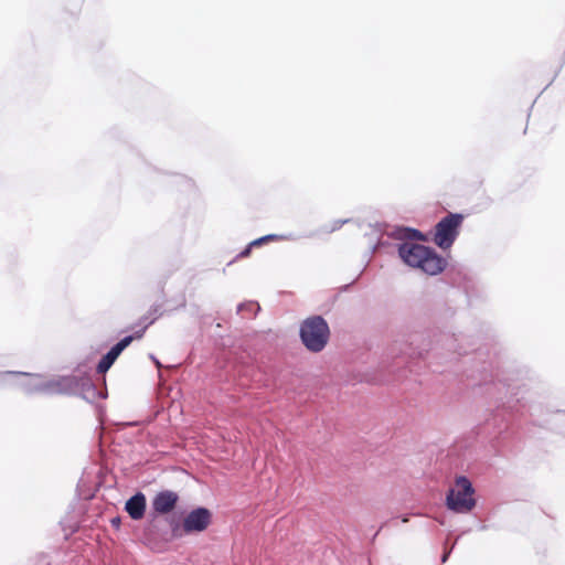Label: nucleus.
<instances>
[{
  "mask_svg": "<svg viewBox=\"0 0 565 565\" xmlns=\"http://www.w3.org/2000/svg\"><path fill=\"white\" fill-rule=\"evenodd\" d=\"M398 255L406 265L428 275H438L447 266V260L434 248L414 242L402 243Z\"/></svg>",
  "mask_w": 565,
  "mask_h": 565,
  "instance_id": "f257e3e1",
  "label": "nucleus"
},
{
  "mask_svg": "<svg viewBox=\"0 0 565 565\" xmlns=\"http://www.w3.org/2000/svg\"><path fill=\"white\" fill-rule=\"evenodd\" d=\"M329 326L321 316L309 317L301 323V341L311 352L322 351L329 341Z\"/></svg>",
  "mask_w": 565,
  "mask_h": 565,
  "instance_id": "f03ea898",
  "label": "nucleus"
},
{
  "mask_svg": "<svg viewBox=\"0 0 565 565\" xmlns=\"http://www.w3.org/2000/svg\"><path fill=\"white\" fill-rule=\"evenodd\" d=\"M472 495L473 489L471 482L466 477H458L455 488L450 489L447 494V507L458 513L469 512L476 504Z\"/></svg>",
  "mask_w": 565,
  "mask_h": 565,
  "instance_id": "7ed1b4c3",
  "label": "nucleus"
},
{
  "mask_svg": "<svg viewBox=\"0 0 565 565\" xmlns=\"http://www.w3.org/2000/svg\"><path fill=\"white\" fill-rule=\"evenodd\" d=\"M463 222V215L449 213L435 226L434 242L443 249L449 248L459 234V227Z\"/></svg>",
  "mask_w": 565,
  "mask_h": 565,
  "instance_id": "20e7f679",
  "label": "nucleus"
},
{
  "mask_svg": "<svg viewBox=\"0 0 565 565\" xmlns=\"http://www.w3.org/2000/svg\"><path fill=\"white\" fill-rule=\"evenodd\" d=\"M211 523V512L205 508H198L191 511L183 520L184 533L202 532Z\"/></svg>",
  "mask_w": 565,
  "mask_h": 565,
  "instance_id": "39448f33",
  "label": "nucleus"
},
{
  "mask_svg": "<svg viewBox=\"0 0 565 565\" xmlns=\"http://www.w3.org/2000/svg\"><path fill=\"white\" fill-rule=\"evenodd\" d=\"M145 330L146 328L137 332L136 335L125 337L116 345H114L109 352L99 361L97 365V372L102 374L106 373L120 355V353L132 342V340L135 338L140 339L143 335Z\"/></svg>",
  "mask_w": 565,
  "mask_h": 565,
  "instance_id": "423d86ee",
  "label": "nucleus"
},
{
  "mask_svg": "<svg viewBox=\"0 0 565 565\" xmlns=\"http://www.w3.org/2000/svg\"><path fill=\"white\" fill-rule=\"evenodd\" d=\"M179 500V495L170 490H164L156 494L152 500V508L156 512L160 514H166L171 512Z\"/></svg>",
  "mask_w": 565,
  "mask_h": 565,
  "instance_id": "0eeeda50",
  "label": "nucleus"
},
{
  "mask_svg": "<svg viewBox=\"0 0 565 565\" xmlns=\"http://www.w3.org/2000/svg\"><path fill=\"white\" fill-rule=\"evenodd\" d=\"M125 509L132 520H140L146 511V497L143 493L138 492L132 495L125 505Z\"/></svg>",
  "mask_w": 565,
  "mask_h": 565,
  "instance_id": "6e6552de",
  "label": "nucleus"
},
{
  "mask_svg": "<svg viewBox=\"0 0 565 565\" xmlns=\"http://www.w3.org/2000/svg\"><path fill=\"white\" fill-rule=\"evenodd\" d=\"M277 235H266V236H263L260 238H257L255 241H253L252 243H249L248 246L245 247V249H243L239 254H238V258H246L250 255V250H252V247H258L260 245H263L264 243H267V242H271V241H275L277 239Z\"/></svg>",
  "mask_w": 565,
  "mask_h": 565,
  "instance_id": "1a4fd4ad",
  "label": "nucleus"
},
{
  "mask_svg": "<svg viewBox=\"0 0 565 565\" xmlns=\"http://www.w3.org/2000/svg\"><path fill=\"white\" fill-rule=\"evenodd\" d=\"M158 529V522L153 519L149 526L145 530V536L146 539L151 542L154 540V530Z\"/></svg>",
  "mask_w": 565,
  "mask_h": 565,
  "instance_id": "9d476101",
  "label": "nucleus"
},
{
  "mask_svg": "<svg viewBox=\"0 0 565 565\" xmlns=\"http://www.w3.org/2000/svg\"><path fill=\"white\" fill-rule=\"evenodd\" d=\"M406 237L409 239H423L424 238L423 234L419 231L413 230V228L406 230Z\"/></svg>",
  "mask_w": 565,
  "mask_h": 565,
  "instance_id": "9b49d317",
  "label": "nucleus"
},
{
  "mask_svg": "<svg viewBox=\"0 0 565 565\" xmlns=\"http://www.w3.org/2000/svg\"><path fill=\"white\" fill-rule=\"evenodd\" d=\"M111 524L115 526V527H118L119 524H120V519L119 518H114L111 520Z\"/></svg>",
  "mask_w": 565,
  "mask_h": 565,
  "instance_id": "f8f14e48",
  "label": "nucleus"
},
{
  "mask_svg": "<svg viewBox=\"0 0 565 565\" xmlns=\"http://www.w3.org/2000/svg\"><path fill=\"white\" fill-rule=\"evenodd\" d=\"M178 531V525L174 527L173 532ZM174 536H178L177 533H174Z\"/></svg>",
  "mask_w": 565,
  "mask_h": 565,
  "instance_id": "ddd939ff",
  "label": "nucleus"
}]
</instances>
